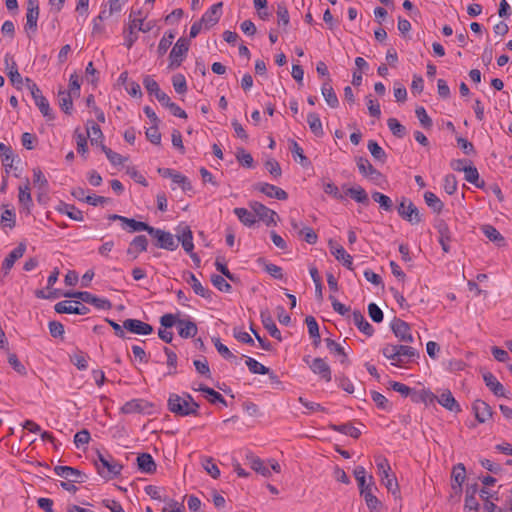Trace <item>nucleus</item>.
Here are the masks:
<instances>
[{
  "label": "nucleus",
  "instance_id": "1",
  "mask_svg": "<svg viewBox=\"0 0 512 512\" xmlns=\"http://www.w3.org/2000/svg\"><path fill=\"white\" fill-rule=\"evenodd\" d=\"M168 410L176 416H198L199 404L189 393H183L182 396L171 393L167 401Z\"/></svg>",
  "mask_w": 512,
  "mask_h": 512
},
{
  "label": "nucleus",
  "instance_id": "2",
  "mask_svg": "<svg viewBox=\"0 0 512 512\" xmlns=\"http://www.w3.org/2000/svg\"><path fill=\"white\" fill-rule=\"evenodd\" d=\"M94 462L99 475L105 479H112L118 476L122 470V465L114 461L110 455L105 456L98 453L97 459Z\"/></svg>",
  "mask_w": 512,
  "mask_h": 512
},
{
  "label": "nucleus",
  "instance_id": "3",
  "mask_svg": "<svg viewBox=\"0 0 512 512\" xmlns=\"http://www.w3.org/2000/svg\"><path fill=\"white\" fill-rule=\"evenodd\" d=\"M376 466L381 477L382 484L387 488L393 495L399 493V485L394 475H390L391 470L388 460L383 456H378L375 459Z\"/></svg>",
  "mask_w": 512,
  "mask_h": 512
},
{
  "label": "nucleus",
  "instance_id": "4",
  "mask_svg": "<svg viewBox=\"0 0 512 512\" xmlns=\"http://www.w3.org/2000/svg\"><path fill=\"white\" fill-rule=\"evenodd\" d=\"M148 234L155 239V246L157 248L168 251H174L178 248V242H176L174 236L168 231L152 226Z\"/></svg>",
  "mask_w": 512,
  "mask_h": 512
},
{
  "label": "nucleus",
  "instance_id": "5",
  "mask_svg": "<svg viewBox=\"0 0 512 512\" xmlns=\"http://www.w3.org/2000/svg\"><path fill=\"white\" fill-rule=\"evenodd\" d=\"M189 50V40L181 37L177 40L169 54V69L178 68L183 62Z\"/></svg>",
  "mask_w": 512,
  "mask_h": 512
},
{
  "label": "nucleus",
  "instance_id": "6",
  "mask_svg": "<svg viewBox=\"0 0 512 512\" xmlns=\"http://www.w3.org/2000/svg\"><path fill=\"white\" fill-rule=\"evenodd\" d=\"M39 13V1L27 0L26 24L24 26V30L28 34L29 38H31V34H35L38 29L37 22Z\"/></svg>",
  "mask_w": 512,
  "mask_h": 512
},
{
  "label": "nucleus",
  "instance_id": "7",
  "mask_svg": "<svg viewBox=\"0 0 512 512\" xmlns=\"http://www.w3.org/2000/svg\"><path fill=\"white\" fill-rule=\"evenodd\" d=\"M397 210L400 217L412 225L418 224L422 221L418 208L407 198L402 199Z\"/></svg>",
  "mask_w": 512,
  "mask_h": 512
},
{
  "label": "nucleus",
  "instance_id": "8",
  "mask_svg": "<svg viewBox=\"0 0 512 512\" xmlns=\"http://www.w3.org/2000/svg\"><path fill=\"white\" fill-rule=\"evenodd\" d=\"M55 312L59 314H78V315H86L90 312V309L83 305L79 301H69L64 300L55 304L54 306Z\"/></svg>",
  "mask_w": 512,
  "mask_h": 512
},
{
  "label": "nucleus",
  "instance_id": "9",
  "mask_svg": "<svg viewBox=\"0 0 512 512\" xmlns=\"http://www.w3.org/2000/svg\"><path fill=\"white\" fill-rule=\"evenodd\" d=\"M356 164L359 172L374 183L380 184V181L384 178L383 174L367 158L356 157Z\"/></svg>",
  "mask_w": 512,
  "mask_h": 512
},
{
  "label": "nucleus",
  "instance_id": "10",
  "mask_svg": "<svg viewBox=\"0 0 512 512\" xmlns=\"http://www.w3.org/2000/svg\"><path fill=\"white\" fill-rule=\"evenodd\" d=\"M249 206L259 220L265 222L267 226L276 225L277 213L274 210L257 201L250 202Z\"/></svg>",
  "mask_w": 512,
  "mask_h": 512
},
{
  "label": "nucleus",
  "instance_id": "11",
  "mask_svg": "<svg viewBox=\"0 0 512 512\" xmlns=\"http://www.w3.org/2000/svg\"><path fill=\"white\" fill-rule=\"evenodd\" d=\"M54 472L70 482L84 483L88 478L85 473L70 466H55Z\"/></svg>",
  "mask_w": 512,
  "mask_h": 512
},
{
  "label": "nucleus",
  "instance_id": "12",
  "mask_svg": "<svg viewBox=\"0 0 512 512\" xmlns=\"http://www.w3.org/2000/svg\"><path fill=\"white\" fill-rule=\"evenodd\" d=\"M254 189L270 198H276L278 200H286L288 198V193L285 190L266 182L256 183Z\"/></svg>",
  "mask_w": 512,
  "mask_h": 512
},
{
  "label": "nucleus",
  "instance_id": "13",
  "mask_svg": "<svg viewBox=\"0 0 512 512\" xmlns=\"http://www.w3.org/2000/svg\"><path fill=\"white\" fill-rule=\"evenodd\" d=\"M123 328L137 335H149L153 332V327L150 324L131 318L123 321Z\"/></svg>",
  "mask_w": 512,
  "mask_h": 512
},
{
  "label": "nucleus",
  "instance_id": "14",
  "mask_svg": "<svg viewBox=\"0 0 512 512\" xmlns=\"http://www.w3.org/2000/svg\"><path fill=\"white\" fill-rule=\"evenodd\" d=\"M472 410L479 423H486L493 416L491 406L483 400L476 399L472 404Z\"/></svg>",
  "mask_w": 512,
  "mask_h": 512
},
{
  "label": "nucleus",
  "instance_id": "15",
  "mask_svg": "<svg viewBox=\"0 0 512 512\" xmlns=\"http://www.w3.org/2000/svg\"><path fill=\"white\" fill-rule=\"evenodd\" d=\"M391 329L395 336L399 338L400 341L407 343L413 342L414 339L412 334L410 333V326L405 321L398 318H394L391 324Z\"/></svg>",
  "mask_w": 512,
  "mask_h": 512
},
{
  "label": "nucleus",
  "instance_id": "16",
  "mask_svg": "<svg viewBox=\"0 0 512 512\" xmlns=\"http://www.w3.org/2000/svg\"><path fill=\"white\" fill-rule=\"evenodd\" d=\"M147 248H148L147 237L145 235H137L129 243L126 253L132 260H135L138 258V255L140 253L147 251Z\"/></svg>",
  "mask_w": 512,
  "mask_h": 512
},
{
  "label": "nucleus",
  "instance_id": "17",
  "mask_svg": "<svg viewBox=\"0 0 512 512\" xmlns=\"http://www.w3.org/2000/svg\"><path fill=\"white\" fill-rule=\"evenodd\" d=\"M309 368L314 374L319 375L326 382H330L332 379L331 368L328 363L320 357L314 358L309 363Z\"/></svg>",
  "mask_w": 512,
  "mask_h": 512
},
{
  "label": "nucleus",
  "instance_id": "18",
  "mask_svg": "<svg viewBox=\"0 0 512 512\" xmlns=\"http://www.w3.org/2000/svg\"><path fill=\"white\" fill-rule=\"evenodd\" d=\"M222 7L223 3L218 2L212 5L211 8L202 15L200 20L203 22L206 29H209L218 23L222 14Z\"/></svg>",
  "mask_w": 512,
  "mask_h": 512
},
{
  "label": "nucleus",
  "instance_id": "19",
  "mask_svg": "<svg viewBox=\"0 0 512 512\" xmlns=\"http://www.w3.org/2000/svg\"><path fill=\"white\" fill-rule=\"evenodd\" d=\"M26 251L25 243H19L17 247H15L3 260L2 269L4 270L5 275L9 273L14 263L20 259Z\"/></svg>",
  "mask_w": 512,
  "mask_h": 512
},
{
  "label": "nucleus",
  "instance_id": "20",
  "mask_svg": "<svg viewBox=\"0 0 512 512\" xmlns=\"http://www.w3.org/2000/svg\"><path fill=\"white\" fill-rule=\"evenodd\" d=\"M373 485V478L372 476H370V483L368 484V488L362 489L360 494L364 497L368 509L371 512H378L379 509L381 508V502L372 492Z\"/></svg>",
  "mask_w": 512,
  "mask_h": 512
},
{
  "label": "nucleus",
  "instance_id": "21",
  "mask_svg": "<svg viewBox=\"0 0 512 512\" xmlns=\"http://www.w3.org/2000/svg\"><path fill=\"white\" fill-rule=\"evenodd\" d=\"M150 407L152 404L144 399H132L121 407V412L124 414L143 413Z\"/></svg>",
  "mask_w": 512,
  "mask_h": 512
},
{
  "label": "nucleus",
  "instance_id": "22",
  "mask_svg": "<svg viewBox=\"0 0 512 512\" xmlns=\"http://www.w3.org/2000/svg\"><path fill=\"white\" fill-rule=\"evenodd\" d=\"M260 317L264 328L269 332V334L278 341H281V332L274 323L270 312L268 310L261 311Z\"/></svg>",
  "mask_w": 512,
  "mask_h": 512
},
{
  "label": "nucleus",
  "instance_id": "23",
  "mask_svg": "<svg viewBox=\"0 0 512 512\" xmlns=\"http://www.w3.org/2000/svg\"><path fill=\"white\" fill-rule=\"evenodd\" d=\"M177 328L179 336L185 339L193 338L198 332L196 323L191 320L178 319Z\"/></svg>",
  "mask_w": 512,
  "mask_h": 512
},
{
  "label": "nucleus",
  "instance_id": "24",
  "mask_svg": "<svg viewBox=\"0 0 512 512\" xmlns=\"http://www.w3.org/2000/svg\"><path fill=\"white\" fill-rule=\"evenodd\" d=\"M452 489L456 493H460L462 491V484L466 478V469L464 464L458 463L456 466L453 467L452 470Z\"/></svg>",
  "mask_w": 512,
  "mask_h": 512
},
{
  "label": "nucleus",
  "instance_id": "25",
  "mask_svg": "<svg viewBox=\"0 0 512 512\" xmlns=\"http://www.w3.org/2000/svg\"><path fill=\"white\" fill-rule=\"evenodd\" d=\"M438 403L451 412H460L461 408L450 390H445L436 398Z\"/></svg>",
  "mask_w": 512,
  "mask_h": 512
},
{
  "label": "nucleus",
  "instance_id": "26",
  "mask_svg": "<svg viewBox=\"0 0 512 512\" xmlns=\"http://www.w3.org/2000/svg\"><path fill=\"white\" fill-rule=\"evenodd\" d=\"M19 195L18 200L20 205H22L27 213H30L31 207L33 206V200L30 193V182L29 179H25V183L23 186H19Z\"/></svg>",
  "mask_w": 512,
  "mask_h": 512
},
{
  "label": "nucleus",
  "instance_id": "27",
  "mask_svg": "<svg viewBox=\"0 0 512 512\" xmlns=\"http://www.w3.org/2000/svg\"><path fill=\"white\" fill-rule=\"evenodd\" d=\"M483 380L485 385L493 392L497 397H505L504 386L496 379L491 372L483 373Z\"/></svg>",
  "mask_w": 512,
  "mask_h": 512
},
{
  "label": "nucleus",
  "instance_id": "28",
  "mask_svg": "<svg viewBox=\"0 0 512 512\" xmlns=\"http://www.w3.org/2000/svg\"><path fill=\"white\" fill-rule=\"evenodd\" d=\"M138 469L147 474H152L156 471V463L149 453H141L137 457Z\"/></svg>",
  "mask_w": 512,
  "mask_h": 512
},
{
  "label": "nucleus",
  "instance_id": "29",
  "mask_svg": "<svg viewBox=\"0 0 512 512\" xmlns=\"http://www.w3.org/2000/svg\"><path fill=\"white\" fill-rule=\"evenodd\" d=\"M352 318H353L354 324L357 326V328L362 333H364L365 335H367L369 337L373 335V333H374L373 326L365 319L364 315L360 311L355 310L352 313Z\"/></svg>",
  "mask_w": 512,
  "mask_h": 512
},
{
  "label": "nucleus",
  "instance_id": "30",
  "mask_svg": "<svg viewBox=\"0 0 512 512\" xmlns=\"http://www.w3.org/2000/svg\"><path fill=\"white\" fill-rule=\"evenodd\" d=\"M331 79L328 78L321 87V94L325 101L331 108H336L339 105L338 97L330 84Z\"/></svg>",
  "mask_w": 512,
  "mask_h": 512
},
{
  "label": "nucleus",
  "instance_id": "31",
  "mask_svg": "<svg viewBox=\"0 0 512 512\" xmlns=\"http://www.w3.org/2000/svg\"><path fill=\"white\" fill-rule=\"evenodd\" d=\"M187 283H189L194 291L195 294L205 298L210 299L212 296V292L203 287L202 284L199 282V280L196 278V276L192 272L187 273L186 278Z\"/></svg>",
  "mask_w": 512,
  "mask_h": 512
},
{
  "label": "nucleus",
  "instance_id": "32",
  "mask_svg": "<svg viewBox=\"0 0 512 512\" xmlns=\"http://www.w3.org/2000/svg\"><path fill=\"white\" fill-rule=\"evenodd\" d=\"M122 228L124 230H128L129 232L146 231L149 233L152 226L146 222L137 221L133 218L126 217L125 220H122Z\"/></svg>",
  "mask_w": 512,
  "mask_h": 512
},
{
  "label": "nucleus",
  "instance_id": "33",
  "mask_svg": "<svg viewBox=\"0 0 512 512\" xmlns=\"http://www.w3.org/2000/svg\"><path fill=\"white\" fill-rule=\"evenodd\" d=\"M194 390L201 391V392L205 393V397L211 404L220 403L224 406H227V401L219 392L215 391L214 389H212L204 384H200L199 387L194 388Z\"/></svg>",
  "mask_w": 512,
  "mask_h": 512
},
{
  "label": "nucleus",
  "instance_id": "34",
  "mask_svg": "<svg viewBox=\"0 0 512 512\" xmlns=\"http://www.w3.org/2000/svg\"><path fill=\"white\" fill-rule=\"evenodd\" d=\"M325 343L331 353L340 357L341 364H343L345 366H348L350 364L347 353L345 352L344 348L339 343L335 342L334 340H332L330 338H326Z\"/></svg>",
  "mask_w": 512,
  "mask_h": 512
},
{
  "label": "nucleus",
  "instance_id": "35",
  "mask_svg": "<svg viewBox=\"0 0 512 512\" xmlns=\"http://www.w3.org/2000/svg\"><path fill=\"white\" fill-rule=\"evenodd\" d=\"M56 210L59 213L67 215L72 220H75V221H83L84 220L82 211L77 209L74 205H70V204L61 202L56 207Z\"/></svg>",
  "mask_w": 512,
  "mask_h": 512
},
{
  "label": "nucleus",
  "instance_id": "36",
  "mask_svg": "<svg viewBox=\"0 0 512 512\" xmlns=\"http://www.w3.org/2000/svg\"><path fill=\"white\" fill-rule=\"evenodd\" d=\"M246 459L251 469H253L257 473L263 475L264 477H269L271 475L270 469L266 467L263 461L259 457L255 456L253 453H248L246 455Z\"/></svg>",
  "mask_w": 512,
  "mask_h": 512
},
{
  "label": "nucleus",
  "instance_id": "37",
  "mask_svg": "<svg viewBox=\"0 0 512 512\" xmlns=\"http://www.w3.org/2000/svg\"><path fill=\"white\" fill-rule=\"evenodd\" d=\"M0 157L5 169V173L9 174L10 170L13 168L14 162V153L12 148L5 145L4 143H0Z\"/></svg>",
  "mask_w": 512,
  "mask_h": 512
},
{
  "label": "nucleus",
  "instance_id": "38",
  "mask_svg": "<svg viewBox=\"0 0 512 512\" xmlns=\"http://www.w3.org/2000/svg\"><path fill=\"white\" fill-rule=\"evenodd\" d=\"M484 235L497 246L501 247L505 245V239L500 232L492 225L486 224L481 227Z\"/></svg>",
  "mask_w": 512,
  "mask_h": 512
},
{
  "label": "nucleus",
  "instance_id": "39",
  "mask_svg": "<svg viewBox=\"0 0 512 512\" xmlns=\"http://www.w3.org/2000/svg\"><path fill=\"white\" fill-rule=\"evenodd\" d=\"M329 428L333 431L350 436L354 439H358L361 435V431L358 428L354 427L351 423H345L340 425L330 424Z\"/></svg>",
  "mask_w": 512,
  "mask_h": 512
},
{
  "label": "nucleus",
  "instance_id": "40",
  "mask_svg": "<svg viewBox=\"0 0 512 512\" xmlns=\"http://www.w3.org/2000/svg\"><path fill=\"white\" fill-rule=\"evenodd\" d=\"M307 123L309 125V128H310L311 132L316 137H322L324 135V130H323L322 122H321L320 117H319V115L317 113L310 112L307 115Z\"/></svg>",
  "mask_w": 512,
  "mask_h": 512
},
{
  "label": "nucleus",
  "instance_id": "41",
  "mask_svg": "<svg viewBox=\"0 0 512 512\" xmlns=\"http://www.w3.org/2000/svg\"><path fill=\"white\" fill-rule=\"evenodd\" d=\"M289 149L294 160L299 162L303 167H308L311 164L309 159L304 155L303 149L295 140H290Z\"/></svg>",
  "mask_w": 512,
  "mask_h": 512
},
{
  "label": "nucleus",
  "instance_id": "42",
  "mask_svg": "<svg viewBox=\"0 0 512 512\" xmlns=\"http://www.w3.org/2000/svg\"><path fill=\"white\" fill-rule=\"evenodd\" d=\"M367 148H368L369 152L371 153L372 157L376 161H378L382 164H384L386 162L387 154L375 140H369L368 144H367Z\"/></svg>",
  "mask_w": 512,
  "mask_h": 512
},
{
  "label": "nucleus",
  "instance_id": "43",
  "mask_svg": "<svg viewBox=\"0 0 512 512\" xmlns=\"http://www.w3.org/2000/svg\"><path fill=\"white\" fill-rule=\"evenodd\" d=\"M138 29V23H137V18H133L131 21H130V24H129V27L128 29H125L124 30V34H125V45L128 49H131V47L133 46V44L137 41L138 39V35L137 33L135 32V30Z\"/></svg>",
  "mask_w": 512,
  "mask_h": 512
},
{
  "label": "nucleus",
  "instance_id": "44",
  "mask_svg": "<svg viewBox=\"0 0 512 512\" xmlns=\"http://www.w3.org/2000/svg\"><path fill=\"white\" fill-rule=\"evenodd\" d=\"M346 194L360 204H369L368 194L361 186L348 188Z\"/></svg>",
  "mask_w": 512,
  "mask_h": 512
},
{
  "label": "nucleus",
  "instance_id": "45",
  "mask_svg": "<svg viewBox=\"0 0 512 512\" xmlns=\"http://www.w3.org/2000/svg\"><path fill=\"white\" fill-rule=\"evenodd\" d=\"M72 93L66 90H59V106L66 114H71L73 108Z\"/></svg>",
  "mask_w": 512,
  "mask_h": 512
},
{
  "label": "nucleus",
  "instance_id": "46",
  "mask_svg": "<svg viewBox=\"0 0 512 512\" xmlns=\"http://www.w3.org/2000/svg\"><path fill=\"white\" fill-rule=\"evenodd\" d=\"M437 397L430 390L422 389L420 391L412 390L411 400L415 403H433Z\"/></svg>",
  "mask_w": 512,
  "mask_h": 512
},
{
  "label": "nucleus",
  "instance_id": "47",
  "mask_svg": "<svg viewBox=\"0 0 512 512\" xmlns=\"http://www.w3.org/2000/svg\"><path fill=\"white\" fill-rule=\"evenodd\" d=\"M234 214L238 217L241 223L245 226L251 227L256 223V217L254 212H250L246 208H235Z\"/></svg>",
  "mask_w": 512,
  "mask_h": 512
},
{
  "label": "nucleus",
  "instance_id": "48",
  "mask_svg": "<svg viewBox=\"0 0 512 512\" xmlns=\"http://www.w3.org/2000/svg\"><path fill=\"white\" fill-rule=\"evenodd\" d=\"M424 200L428 207L434 212L440 213L443 210L444 204L440 198L433 192L427 191L424 193Z\"/></svg>",
  "mask_w": 512,
  "mask_h": 512
},
{
  "label": "nucleus",
  "instance_id": "49",
  "mask_svg": "<svg viewBox=\"0 0 512 512\" xmlns=\"http://www.w3.org/2000/svg\"><path fill=\"white\" fill-rule=\"evenodd\" d=\"M463 172L467 182L474 184L478 188H482L484 186V181L480 180L478 170L475 166H468Z\"/></svg>",
  "mask_w": 512,
  "mask_h": 512
},
{
  "label": "nucleus",
  "instance_id": "50",
  "mask_svg": "<svg viewBox=\"0 0 512 512\" xmlns=\"http://www.w3.org/2000/svg\"><path fill=\"white\" fill-rule=\"evenodd\" d=\"M7 76L9 77L10 82L16 89L20 90L24 83V79L18 71L17 64L15 61H12V69L7 72Z\"/></svg>",
  "mask_w": 512,
  "mask_h": 512
},
{
  "label": "nucleus",
  "instance_id": "51",
  "mask_svg": "<svg viewBox=\"0 0 512 512\" xmlns=\"http://www.w3.org/2000/svg\"><path fill=\"white\" fill-rule=\"evenodd\" d=\"M90 126L87 127V137L90 138V142L92 145L98 144V141L103 139V133L100 129V126L93 121L89 122Z\"/></svg>",
  "mask_w": 512,
  "mask_h": 512
},
{
  "label": "nucleus",
  "instance_id": "52",
  "mask_svg": "<svg viewBox=\"0 0 512 512\" xmlns=\"http://www.w3.org/2000/svg\"><path fill=\"white\" fill-rule=\"evenodd\" d=\"M387 125L392 134L397 138H403L407 133L405 126H403L396 118H389L387 120Z\"/></svg>",
  "mask_w": 512,
  "mask_h": 512
},
{
  "label": "nucleus",
  "instance_id": "53",
  "mask_svg": "<svg viewBox=\"0 0 512 512\" xmlns=\"http://www.w3.org/2000/svg\"><path fill=\"white\" fill-rule=\"evenodd\" d=\"M202 467L212 478L217 479L220 476V470L213 458L204 457L202 459Z\"/></svg>",
  "mask_w": 512,
  "mask_h": 512
},
{
  "label": "nucleus",
  "instance_id": "54",
  "mask_svg": "<svg viewBox=\"0 0 512 512\" xmlns=\"http://www.w3.org/2000/svg\"><path fill=\"white\" fill-rule=\"evenodd\" d=\"M174 38H175V34L172 31H168L164 34V36L161 38V40L158 44V48H157V52H158L159 56H163L167 52V50L171 46Z\"/></svg>",
  "mask_w": 512,
  "mask_h": 512
},
{
  "label": "nucleus",
  "instance_id": "55",
  "mask_svg": "<svg viewBox=\"0 0 512 512\" xmlns=\"http://www.w3.org/2000/svg\"><path fill=\"white\" fill-rule=\"evenodd\" d=\"M372 199L380 204V207L385 211H392L393 202L387 195L380 192H373Z\"/></svg>",
  "mask_w": 512,
  "mask_h": 512
},
{
  "label": "nucleus",
  "instance_id": "56",
  "mask_svg": "<svg viewBox=\"0 0 512 512\" xmlns=\"http://www.w3.org/2000/svg\"><path fill=\"white\" fill-rule=\"evenodd\" d=\"M33 182L41 191H48V181L39 167L33 169Z\"/></svg>",
  "mask_w": 512,
  "mask_h": 512
},
{
  "label": "nucleus",
  "instance_id": "57",
  "mask_svg": "<svg viewBox=\"0 0 512 512\" xmlns=\"http://www.w3.org/2000/svg\"><path fill=\"white\" fill-rule=\"evenodd\" d=\"M397 352L402 359V363H407L411 358L418 356V352L411 346L397 345Z\"/></svg>",
  "mask_w": 512,
  "mask_h": 512
},
{
  "label": "nucleus",
  "instance_id": "58",
  "mask_svg": "<svg viewBox=\"0 0 512 512\" xmlns=\"http://www.w3.org/2000/svg\"><path fill=\"white\" fill-rule=\"evenodd\" d=\"M249 371L253 374H266L269 373V368L259 363L251 357H246L245 361Z\"/></svg>",
  "mask_w": 512,
  "mask_h": 512
},
{
  "label": "nucleus",
  "instance_id": "59",
  "mask_svg": "<svg viewBox=\"0 0 512 512\" xmlns=\"http://www.w3.org/2000/svg\"><path fill=\"white\" fill-rule=\"evenodd\" d=\"M172 85L174 87V90L178 93V94H185L187 92V82H186V78L183 74H175L173 77H172Z\"/></svg>",
  "mask_w": 512,
  "mask_h": 512
},
{
  "label": "nucleus",
  "instance_id": "60",
  "mask_svg": "<svg viewBox=\"0 0 512 512\" xmlns=\"http://www.w3.org/2000/svg\"><path fill=\"white\" fill-rule=\"evenodd\" d=\"M164 352L167 356V366L169 369L167 375H175L177 373V355L168 347H164Z\"/></svg>",
  "mask_w": 512,
  "mask_h": 512
},
{
  "label": "nucleus",
  "instance_id": "61",
  "mask_svg": "<svg viewBox=\"0 0 512 512\" xmlns=\"http://www.w3.org/2000/svg\"><path fill=\"white\" fill-rule=\"evenodd\" d=\"M236 159L238 162L246 168L253 167V157L250 153H248L244 148H238L236 152Z\"/></svg>",
  "mask_w": 512,
  "mask_h": 512
},
{
  "label": "nucleus",
  "instance_id": "62",
  "mask_svg": "<svg viewBox=\"0 0 512 512\" xmlns=\"http://www.w3.org/2000/svg\"><path fill=\"white\" fill-rule=\"evenodd\" d=\"M36 106L42 113V115L48 120L51 121L54 119V114L52 112V109L50 108L48 100L44 98L37 99V102H35Z\"/></svg>",
  "mask_w": 512,
  "mask_h": 512
},
{
  "label": "nucleus",
  "instance_id": "63",
  "mask_svg": "<svg viewBox=\"0 0 512 512\" xmlns=\"http://www.w3.org/2000/svg\"><path fill=\"white\" fill-rule=\"evenodd\" d=\"M415 114L424 129H430L432 127V125H433L432 119L427 114L424 107H422V106L417 107L415 110Z\"/></svg>",
  "mask_w": 512,
  "mask_h": 512
},
{
  "label": "nucleus",
  "instance_id": "64",
  "mask_svg": "<svg viewBox=\"0 0 512 512\" xmlns=\"http://www.w3.org/2000/svg\"><path fill=\"white\" fill-rule=\"evenodd\" d=\"M211 282L219 291L230 292L232 289L231 285L221 275L213 274L211 276Z\"/></svg>",
  "mask_w": 512,
  "mask_h": 512
}]
</instances>
